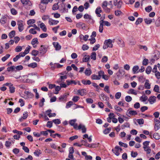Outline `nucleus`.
<instances>
[{"label": "nucleus", "mask_w": 160, "mask_h": 160, "mask_svg": "<svg viewBox=\"0 0 160 160\" xmlns=\"http://www.w3.org/2000/svg\"><path fill=\"white\" fill-rule=\"evenodd\" d=\"M15 32L14 30L12 31L9 34V36L10 38H12L15 36Z\"/></svg>", "instance_id": "nucleus-24"}, {"label": "nucleus", "mask_w": 160, "mask_h": 160, "mask_svg": "<svg viewBox=\"0 0 160 160\" xmlns=\"http://www.w3.org/2000/svg\"><path fill=\"white\" fill-rule=\"evenodd\" d=\"M52 1L53 0H43V1H41L40 3L43 4H47L49 2H52Z\"/></svg>", "instance_id": "nucleus-49"}, {"label": "nucleus", "mask_w": 160, "mask_h": 160, "mask_svg": "<svg viewBox=\"0 0 160 160\" xmlns=\"http://www.w3.org/2000/svg\"><path fill=\"white\" fill-rule=\"evenodd\" d=\"M9 91L11 93H13L15 91V88L12 86L9 87Z\"/></svg>", "instance_id": "nucleus-50"}, {"label": "nucleus", "mask_w": 160, "mask_h": 160, "mask_svg": "<svg viewBox=\"0 0 160 160\" xmlns=\"http://www.w3.org/2000/svg\"><path fill=\"white\" fill-rule=\"evenodd\" d=\"M68 95L66 93H64L63 95L61 96L59 98V101H62L66 100Z\"/></svg>", "instance_id": "nucleus-11"}, {"label": "nucleus", "mask_w": 160, "mask_h": 160, "mask_svg": "<svg viewBox=\"0 0 160 160\" xmlns=\"http://www.w3.org/2000/svg\"><path fill=\"white\" fill-rule=\"evenodd\" d=\"M73 104L72 102L71 101H69L66 103V108H69L71 107V106Z\"/></svg>", "instance_id": "nucleus-45"}, {"label": "nucleus", "mask_w": 160, "mask_h": 160, "mask_svg": "<svg viewBox=\"0 0 160 160\" xmlns=\"http://www.w3.org/2000/svg\"><path fill=\"white\" fill-rule=\"evenodd\" d=\"M52 44L56 51H58L61 49V46L59 44L58 42H54L52 43Z\"/></svg>", "instance_id": "nucleus-4"}, {"label": "nucleus", "mask_w": 160, "mask_h": 160, "mask_svg": "<svg viewBox=\"0 0 160 160\" xmlns=\"http://www.w3.org/2000/svg\"><path fill=\"white\" fill-rule=\"evenodd\" d=\"M81 142L82 143V145L85 146L87 147H89L90 146V144L88 143L86 141H85L83 140H82L81 141Z\"/></svg>", "instance_id": "nucleus-28"}, {"label": "nucleus", "mask_w": 160, "mask_h": 160, "mask_svg": "<svg viewBox=\"0 0 160 160\" xmlns=\"http://www.w3.org/2000/svg\"><path fill=\"white\" fill-rule=\"evenodd\" d=\"M125 100L128 102H129L131 101L132 98L129 96H127L125 98Z\"/></svg>", "instance_id": "nucleus-54"}, {"label": "nucleus", "mask_w": 160, "mask_h": 160, "mask_svg": "<svg viewBox=\"0 0 160 160\" xmlns=\"http://www.w3.org/2000/svg\"><path fill=\"white\" fill-rule=\"evenodd\" d=\"M153 137L156 140H159L160 139V136L157 133H154L153 134Z\"/></svg>", "instance_id": "nucleus-41"}, {"label": "nucleus", "mask_w": 160, "mask_h": 160, "mask_svg": "<svg viewBox=\"0 0 160 160\" xmlns=\"http://www.w3.org/2000/svg\"><path fill=\"white\" fill-rule=\"evenodd\" d=\"M155 24L156 27H158L160 26V17L158 18L156 20Z\"/></svg>", "instance_id": "nucleus-42"}, {"label": "nucleus", "mask_w": 160, "mask_h": 160, "mask_svg": "<svg viewBox=\"0 0 160 160\" xmlns=\"http://www.w3.org/2000/svg\"><path fill=\"white\" fill-rule=\"evenodd\" d=\"M15 67L14 66H12L8 68L7 71L8 72H10L11 71H15Z\"/></svg>", "instance_id": "nucleus-38"}, {"label": "nucleus", "mask_w": 160, "mask_h": 160, "mask_svg": "<svg viewBox=\"0 0 160 160\" xmlns=\"http://www.w3.org/2000/svg\"><path fill=\"white\" fill-rule=\"evenodd\" d=\"M122 2L121 0L119 1L117 5V8H121L122 5Z\"/></svg>", "instance_id": "nucleus-59"}, {"label": "nucleus", "mask_w": 160, "mask_h": 160, "mask_svg": "<svg viewBox=\"0 0 160 160\" xmlns=\"http://www.w3.org/2000/svg\"><path fill=\"white\" fill-rule=\"evenodd\" d=\"M118 144L120 146L123 147L125 148L128 147V145L126 143H124L121 141L119 142Z\"/></svg>", "instance_id": "nucleus-52"}, {"label": "nucleus", "mask_w": 160, "mask_h": 160, "mask_svg": "<svg viewBox=\"0 0 160 160\" xmlns=\"http://www.w3.org/2000/svg\"><path fill=\"white\" fill-rule=\"evenodd\" d=\"M59 8V6L58 5V3L54 4L52 7V9L53 10H55L58 9Z\"/></svg>", "instance_id": "nucleus-48"}, {"label": "nucleus", "mask_w": 160, "mask_h": 160, "mask_svg": "<svg viewBox=\"0 0 160 160\" xmlns=\"http://www.w3.org/2000/svg\"><path fill=\"white\" fill-rule=\"evenodd\" d=\"M100 25L99 26V32L100 33H102L103 32V24L100 21L99 22Z\"/></svg>", "instance_id": "nucleus-32"}, {"label": "nucleus", "mask_w": 160, "mask_h": 160, "mask_svg": "<svg viewBox=\"0 0 160 160\" xmlns=\"http://www.w3.org/2000/svg\"><path fill=\"white\" fill-rule=\"evenodd\" d=\"M79 37L80 39H83L85 41H86L88 40V38L89 37V36L87 35L83 36V35L81 34L80 35Z\"/></svg>", "instance_id": "nucleus-17"}, {"label": "nucleus", "mask_w": 160, "mask_h": 160, "mask_svg": "<svg viewBox=\"0 0 160 160\" xmlns=\"http://www.w3.org/2000/svg\"><path fill=\"white\" fill-rule=\"evenodd\" d=\"M148 60L147 59H144L142 61V65H143L146 66L148 63Z\"/></svg>", "instance_id": "nucleus-64"}, {"label": "nucleus", "mask_w": 160, "mask_h": 160, "mask_svg": "<svg viewBox=\"0 0 160 160\" xmlns=\"http://www.w3.org/2000/svg\"><path fill=\"white\" fill-rule=\"evenodd\" d=\"M105 17H104L103 19L102 20H101L100 21L102 23V24L103 23H104V24L105 25L107 26H109L111 25V23H110L109 22H108L106 21H104L103 20L105 19Z\"/></svg>", "instance_id": "nucleus-13"}, {"label": "nucleus", "mask_w": 160, "mask_h": 160, "mask_svg": "<svg viewBox=\"0 0 160 160\" xmlns=\"http://www.w3.org/2000/svg\"><path fill=\"white\" fill-rule=\"evenodd\" d=\"M145 22L148 24H150L152 22V19H151L146 18L144 19Z\"/></svg>", "instance_id": "nucleus-51"}, {"label": "nucleus", "mask_w": 160, "mask_h": 160, "mask_svg": "<svg viewBox=\"0 0 160 160\" xmlns=\"http://www.w3.org/2000/svg\"><path fill=\"white\" fill-rule=\"evenodd\" d=\"M90 59V56L89 55H85L82 59L83 62H88Z\"/></svg>", "instance_id": "nucleus-30"}, {"label": "nucleus", "mask_w": 160, "mask_h": 160, "mask_svg": "<svg viewBox=\"0 0 160 160\" xmlns=\"http://www.w3.org/2000/svg\"><path fill=\"white\" fill-rule=\"evenodd\" d=\"M138 47L140 49H142L145 51H146L148 49V48L146 46L139 45Z\"/></svg>", "instance_id": "nucleus-57"}, {"label": "nucleus", "mask_w": 160, "mask_h": 160, "mask_svg": "<svg viewBox=\"0 0 160 160\" xmlns=\"http://www.w3.org/2000/svg\"><path fill=\"white\" fill-rule=\"evenodd\" d=\"M156 97L154 96H151L148 100L150 104H152L154 103L156 101Z\"/></svg>", "instance_id": "nucleus-9"}, {"label": "nucleus", "mask_w": 160, "mask_h": 160, "mask_svg": "<svg viewBox=\"0 0 160 160\" xmlns=\"http://www.w3.org/2000/svg\"><path fill=\"white\" fill-rule=\"evenodd\" d=\"M34 154L35 156L38 157L40 154H41V151L39 150H36L34 152Z\"/></svg>", "instance_id": "nucleus-53"}, {"label": "nucleus", "mask_w": 160, "mask_h": 160, "mask_svg": "<svg viewBox=\"0 0 160 160\" xmlns=\"http://www.w3.org/2000/svg\"><path fill=\"white\" fill-rule=\"evenodd\" d=\"M137 121L138 124L139 125L143 124L144 122V120L142 118L137 119Z\"/></svg>", "instance_id": "nucleus-47"}, {"label": "nucleus", "mask_w": 160, "mask_h": 160, "mask_svg": "<svg viewBox=\"0 0 160 160\" xmlns=\"http://www.w3.org/2000/svg\"><path fill=\"white\" fill-rule=\"evenodd\" d=\"M152 10V8L151 6H148L145 8V11L148 12H150Z\"/></svg>", "instance_id": "nucleus-46"}, {"label": "nucleus", "mask_w": 160, "mask_h": 160, "mask_svg": "<svg viewBox=\"0 0 160 160\" xmlns=\"http://www.w3.org/2000/svg\"><path fill=\"white\" fill-rule=\"evenodd\" d=\"M40 28L42 29L44 32L47 31V29L46 26L43 23H41L40 24Z\"/></svg>", "instance_id": "nucleus-22"}, {"label": "nucleus", "mask_w": 160, "mask_h": 160, "mask_svg": "<svg viewBox=\"0 0 160 160\" xmlns=\"http://www.w3.org/2000/svg\"><path fill=\"white\" fill-rule=\"evenodd\" d=\"M7 17V16L4 15L2 16L0 19V23L2 25H4L6 23Z\"/></svg>", "instance_id": "nucleus-5"}, {"label": "nucleus", "mask_w": 160, "mask_h": 160, "mask_svg": "<svg viewBox=\"0 0 160 160\" xmlns=\"http://www.w3.org/2000/svg\"><path fill=\"white\" fill-rule=\"evenodd\" d=\"M119 75L120 76H122L124 75L125 73V71L123 69H120L119 70Z\"/></svg>", "instance_id": "nucleus-34"}, {"label": "nucleus", "mask_w": 160, "mask_h": 160, "mask_svg": "<svg viewBox=\"0 0 160 160\" xmlns=\"http://www.w3.org/2000/svg\"><path fill=\"white\" fill-rule=\"evenodd\" d=\"M39 53V51H38L33 50L32 52V55L36 56H37Z\"/></svg>", "instance_id": "nucleus-43"}, {"label": "nucleus", "mask_w": 160, "mask_h": 160, "mask_svg": "<svg viewBox=\"0 0 160 160\" xmlns=\"http://www.w3.org/2000/svg\"><path fill=\"white\" fill-rule=\"evenodd\" d=\"M86 91L85 89H82L81 90H78V92L81 96H83L85 94Z\"/></svg>", "instance_id": "nucleus-15"}, {"label": "nucleus", "mask_w": 160, "mask_h": 160, "mask_svg": "<svg viewBox=\"0 0 160 160\" xmlns=\"http://www.w3.org/2000/svg\"><path fill=\"white\" fill-rule=\"evenodd\" d=\"M66 82L67 83V85L68 86H69L70 85H71L72 84H74L75 85H76L77 83L75 81L73 80H66Z\"/></svg>", "instance_id": "nucleus-19"}, {"label": "nucleus", "mask_w": 160, "mask_h": 160, "mask_svg": "<svg viewBox=\"0 0 160 160\" xmlns=\"http://www.w3.org/2000/svg\"><path fill=\"white\" fill-rule=\"evenodd\" d=\"M22 50V48L21 46H18L15 49V51L17 52H21Z\"/></svg>", "instance_id": "nucleus-44"}, {"label": "nucleus", "mask_w": 160, "mask_h": 160, "mask_svg": "<svg viewBox=\"0 0 160 160\" xmlns=\"http://www.w3.org/2000/svg\"><path fill=\"white\" fill-rule=\"evenodd\" d=\"M29 32L33 34H36L37 33V32L34 30L33 28H31L29 30Z\"/></svg>", "instance_id": "nucleus-61"}, {"label": "nucleus", "mask_w": 160, "mask_h": 160, "mask_svg": "<svg viewBox=\"0 0 160 160\" xmlns=\"http://www.w3.org/2000/svg\"><path fill=\"white\" fill-rule=\"evenodd\" d=\"M90 57L91 59L95 60L96 59V52H92L90 55Z\"/></svg>", "instance_id": "nucleus-29"}, {"label": "nucleus", "mask_w": 160, "mask_h": 160, "mask_svg": "<svg viewBox=\"0 0 160 160\" xmlns=\"http://www.w3.org/2000/svg\"><path fill=\"white\" fill-rule=\"evenodd\" d=\"M23 53H22V52H20L19 53L18 55H17L15 58H13V61L16 62L21 57H23Z\"/></svg>", "instance_id": "nucleus-12"}, {"label": "nucleus", "mask_w": 160, "mask_h": 160, "mask_svg": "<svg viewBox=\"0 0 160 160\" xmlns=\"http://www.w3.org/2000/svg\"><path fill=\"white\" fill-rule=\"evenodd\" d=\"M82 129V133H85L86 132V128L84 125H82V124H80L78 127V129L79 130Z\"/></svg>", "instance_id": "nucleus-10"}, {"label": "nucleus", "mask_w": 160, "mask_h": 160, "mask_svg": "<svg viewBox=\"0 0 160 160\" xmlns=\"http://www.w3.org/2000/svg\"><path fill=\"white\" fill-rule=\"evenodd\" d=\"M154 120L155 121L154 129L155 131H157L160 128V122L157 119H155Z\"/></svg>", "instance_id": "nucleus-3"}, {"label": "nucleus", "mask_w": 160, "mask_h": 160, "mask_svg": "<svg viewBox=\"0 0 160 160\" xmlns=\"http://www.w3.org/2000/svg\"><path fill=\"white\" fill-rule=\"evenodd\" d=\"M39 42L38 41V39L37 38H34L32 39L31 42V43L33 45H34L35 44H38Z\"/></svg>", "instance_id": "nucleus-26"}, {"label": "nucleus", "mask_w": 160, "mask_h": 160, "mask_svg": "<svg viewBox=\"0 0 160 160\" xmlns=\"http://www.w3.org/2000/svg\"><path fill=\"white\" fill-rule=\"evenodd\" d=\"M91 78L93 80H99L100 78L98 75L92 74L91 76Z\"/></svg>", "instance_id": "nucleus-35"}, {"label": "nucleus", "mask_w": 160, "mask_h": 160, "mask_svg": "<svg viewBox=\"0 0 160 160\" xmlns=\"http://www.w3.org/2000/svg\"><path fill=\"white\" fill-rule=\"evenodd\" d=\"M107 5L108 2L106 1H105L103 2L102 6L103 9H105V8L107 7Z\"/></svg>", "instance_id": "nucleus-62"}, {"label": "nucleus", "mask_w": 160, "mask_h": 160, "mask_svg": "<svg viewBox=\"0 0 160 160\" xmlns=\"http://www.w3.org/2000/svg\"><path fill=\"white\" fill-rule=\"evenodd\" d=\"M24 93L28 96V97L29 98H31L33 96L32 93L28 91H25Z\"/></svg>", "instance_id": "nucleus-37"}, {"label": "nucleus", "mask_w": 160, "mask_h": 160, "mask_svg": "<svg viewBox=\"0 0 160 160\" xmlns=\"http://www.w3.org/2000/svg\"><path fill=\"white\" fill-rule=\"evenodd\" d=\"M48 47L44 45H41L39 49V53L42 55H43L47 52Z\"/></svg>", "instance_id": "nucleus-1"}, {"label": "nucleus", "mask_w": 160, "mask_h": 160, "mask_svg": "<svg viewBox=\"0 0 160 160\" xmlns=\"http://www.w3.org/2000/svg\"><path fill=\"white\" fill-rule=\"evenodd\" d=\"M92 73V71L90 69H86L85 72V75L87 76H89Z\"/></svg>", "instance_id": "nucleus-25"}, {"label": "nucleus", "mask_w": 160, "mask_h": 160, "mask_svg": "<svg viewBox=\"0 0 160 160\" xmlns=\"http://www.w3.org/2000/svg\"><path fill=\"white\" fill-rule=\"evenodd\" d=\"M31 48V47L29 46H28V47H27L24 52H21L22 53H23V55L24 56V57L26 55V54L28 53L30 51V50Z\"/></svg>", "instance_id": "nucleus-14"}, {"label": "nucleus", "mask_w": 160, "mask_h": 160, "mask_svg": "<svg viewBox=\"0 0 160 160\" xmlns=\"http://www.w3.org/2000/svg\"><path fill=\"white\" fill-rule=\"evenodd\" d=\"M52 121L55 124H59L61 123L60 120L58 119H54Z\"/></svg>", "instance_id": "nucleus-55"}, {"label": "nucleus", "mask_w": 160, "mask_h": 160, "mask_svg": "<svg viewBox=\"0 0 160 160\" xmlns=\"http://www.w3.org/2000/svg\"><path fill=\"white\" fill-rule=\"evenodd\" d=\"M152 70V67L150 66H148L146 68V72L147 74H149L150 73Z\"/></svg>", "instance_id": "nucleus-33"}, {"label": "nucleus", "mask_w": 160, "mask_h": 160, "mask_svg": "<svg viewBox=\"0 0 160 160\" xmlns=\"http://www.w3.org/2000/svg\"><path fill=\"white\" fill-rule=\"evenodd\" d=\"M139 69V67L136 65L134 66L132 68V71L134 74H135L136 73H138L139 72V71H138V70Z\"/></svg>", "instance_id": "nucleus-20"}, {"label": "nucleus", "mask_w": 160, "mask_h": 160, "mask_svg": "<svg viewBox=\"0 0 160 160\" xmlns=\"http://www.w3.org/2000/svg\"><path fill=\"white\" fill-rule=\"evenodd\" d=\"M82 82L85 85H90L91 83V82L90 80H88L86 81L84 79L82 80Z\"/></svg>", "instance_id": "nucleus-27"}, {"label": "nucleus", "mask_w": 160, "mask_h": 160, "mask_svg": "<svg viewBox=\"0 0 160 160\" xmlns=\"http://www.w3.org/2000/svg\"><path fill=\"white\" fill-rule=\"evenodd\" d=\"M143 21V19L141 18H138L137 20L135 22V24L136 25H138L139 24L141 23Z\"/></svg>", "instance_id": "nucleus-40"}, {"label": "nucleus", "mask_w": 160, "mask_h": 160, "mask_svg": "<svg viewBox=\"0 0 160 160\" xmlns=\"http://www.w3.org/2000/svg\"><path fill=\"white\" fill-rule=\"evenodd\" d=\"M76 121V119L70 120L69 122V123L71 126H73L75 124V122Z\"/></svg>", "instance_id": "nucleus-58"}, {"label": "nucleus", "mask_w": 160, "mask_h": 160, "mask_svg": "<svg viewBox=\"0 0 160 160\" xmlns=\"http://www.w3.org/2000/svg\"><path fill=\"white\" fill-rule=\"evenodd\" d=\"M153 91L157 92L160 93L159 92V86L158 85H155L153 89Z\"/></svg>", "instance_id": "nucleus-39"}, {"label": "nucleus", "mask_w": 160, "mask_h": 160, "mask_svg": "<svg viewBox=\"0 0 160 160\" xmlns=\"http://www.w3.org/2000/svg\"><path fill=\"white\" fill-rule=\"evenodd\" d=\"M114 42L111 39H109L106 40L105 41L104 44H107V46L109 48H112L113 47V44L112 42Z\"/></svg>", "instance_id": "nucleus-2"}, {"label": "nucleus", "mask_w": 160, "mask_h": 160, "mask_svg": "<svg viewBox=\"0 0 160 160\" xmlns=\"http://www.w3.org/2000/svg\"><path fill=\"white\" fill-rule=\"evenodd\" d=\"M129 127L130 125L129 123L126 122L124 123L121 126V127L122 129L126 127Z\"/></svg>", "instance_id": "nucleus-60"}, {"label": "nucleus", "mask_w": 160, "mask_h": 160, "mask_svg": "<svg viewBox=\"0 0 160 160\" xmlns=\"http://www.w3.org/2000/svg\"><path fill=\"white\" fill-rule=\"evenodd\" d=\"M10 55L9 54H7L5 56L2 58V61L4 62L6 60L10 57Z\"/></svg>", "instance_id": "nucleus-36"}, {"label": "nucleus", "mask_w": 160, "mask_h": 160, "mask_svg": "<svg viewBox=\"0 0 160 160\" xmlns=\"http://www.w3.org/2000/svg\"><path fill=\"white\" fill-rule=\"evenodd\" d=\"M28 67H31L32 68H34L37 66V64L36 62H32L29 64Z\"/></svg>", "instance_id": "nucleus-31"}, {"label": "nucleus", "mask_w": 160, "mask_h": 160, "mask_svg": "<svg viewBox=\"0 0 160 160\" xmlns=\"http://www.w3.org/2000/svg\"><path fill=\"white\" fill-rule=\"evenodd\" d=\"M52 126V121H49L47 122L46 126L49 128H51Z\"/></svg>", "instance_id": "nucleus-63"}, {"label": "nucleus", "mask_w": 160, "mask_h": 160, "mask_svg": "<svg viewBox=\"0 0 160 160\" xmlns=\"http://www.w3.org/2000/svg\"><path fill=\"white\" fill-rule=\"evenodd\" d=\"M48 22L50 25H54L57 24L59 22V21L58 20H53L51 18H49V19Z\"/></svg>", "instance_id": "nucleus-6"}, {"label": "nucleus", "mask_w": 160, "mask_h": 160, "mask_svg": "<svg viewBox=\"0 0 160 160\" xmlns=\"http://www.w3.org/2000/svg\"><path fill=\"white\" fill-rule=\"evenodd\" d=\"M99 97L102 101H103L106 100L107 97L103 93L100 94L99 96Z\"/></svg>", "instance_id": "nucleus-18"}, {"label": "nucleus", "mask_w": 160, "mask_h": 160, "mask_svg": "<svg viewBox=\"0 0 160 160\" xmlns=\"http://www.w3.org/2000/svg\"><path fill=\"white\" fill-rule=\"evenodd\" d=\"M145 88L147 89H150V84L149 83V80H146L144 84Z\"/></svg>", "instance_id": "nucleus-21"}, {"label": "nucleus", "mask_w": 160, "mask_h": 160, "mask_svg": "<svg viewBox=\"0 0 160 160\" xmlns=\"http://www.w3.org/2000/svg\"><path fill=\"white\" fill-rule=\"evenodd\" d=\"M102 10H101V8L100 7H98L95 10V13L96 14H99V13H100L102 12Z\"/></svg>", "instance_id": "nucleus-56"}, {"label": "nucleus", "mask_w": 160, "mask_h": 160, "mask_svg": "<svg viewBox=\"0 0 160 160\" xmlns=\"http://www.w3.org/2000/svg\"><path fill=\"white\" fill-rule=\"evenodd\" d=\"M41 4L42 3H40V4L39 5V8L41 9V11L42 12H44L45 10L46 9V5H42Z\"/></svg>", "instance_id": "nucleus-16"}, {"label": "nucleus", "mask_w": 160, "mask_h": 160, "mask_svg": "<svg viewBox=\"0 0 160 160\" xmlns=\"http://www.w3.org/2000/svg\"><path fill=\"white\" fill-rule=\"evenodd\" d=\"M22 4H28L29 6L32 5L31 2L29 0H21Z\"/></svg>", "instance_id": "nucleus-23"}, {"label": "nucleus", "mask_w": 160, "mask_h": 160, "mask_svg": "<svg viewBox=\"0 0 160 160\" xmlns=\"http://www.w3.org/2000/svg\"><path fill=\"white\" fill-rule=\"evenodd\" d=\"M126 115L129 117H130V116L128 115V114L132 115H135L137 114V112L134 110L129 111V110H128L126 112Z\"/></svg>", "instance_id": "nucleus-7"}, {"label": "nucleus", "mask_w": 160, "mask_h": 160, "mask_svg": "<svg viewBox=\"0 0 160 160\" xmlns=\"http://www.w3.org/2000/svg\"><path fill=\"white\" fill-rule=\"evenodd\" d=\"M17 25H18V29L19 31L21 32L23 30V25L21 22H18Z\"/></svg>", "instance_id": "nucleus-8"}]
</instances>
